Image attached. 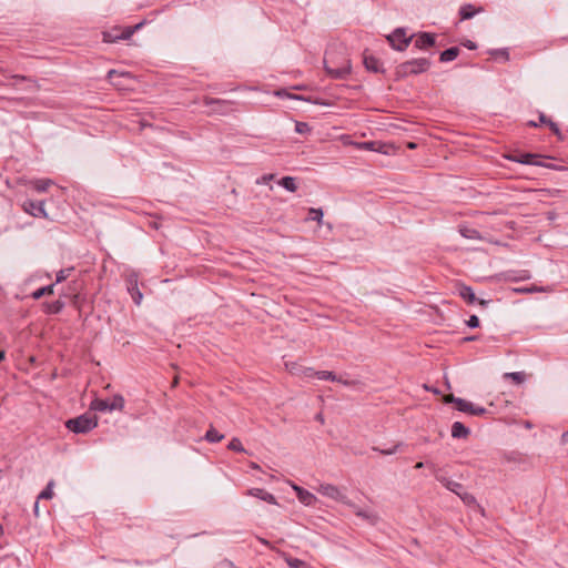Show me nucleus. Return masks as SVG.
<instances>
[{"label":"nucleus","instance_id":"47","mask_svg":"<svg viewBox=\"0 0 568 568\" xmlns=\"http://www.w3.org/2000/svg\"><path fill=\"white\" fill-rule=\"evenodd\" d=\"M343 385H346V386H351V385H355L356 383L354 381H343L341 379V382Z\"/></svg>","mask_w":568,"mask_h":568},{"label":"nucleus","instance_id":"46","mask_svg":"<svg viewBox=\"0 0 568 568\" xmlns=\"http://www.w3.org/2000/svg\"><path fill=\"white\" fill-rule=\"evenodd\" d=\"M497 54H499V57H501L503 59L508 60V52L507 51L503 50V51L497 52Z\"/></svg>","mask_w":568,"mask_h":568},{"label":"nucleus","instance_id":"49","mask_svg":"<svg viewBox=\"0 0 568 568\" xmlns=\"http://www.w3.org/2000/svg\"><path fill=\"white\" fill-rule=\"evenodd\" d=\"M34 515L36 516L39 515V501L38 500L34 503Z\"/></svg>","mask_w":568,"mask_h":568},{"label":"nucleus","instance_id":"1","mask_svg":"<svg viewBox=\"0 0 568 568\" xmlns=\"http://www.w3.org/2000/svg\"><path fill=\"white\" fill-rule=\"evenodd\" d=\"M98 426V417L95 415L83 414L75 418L68 419L65 427L75 434H87Z\"/></svg>","mask_w":568,"mask_h":568},{"label":"nucleus","instance_id":"39","mask_svg":"<svg viewBox=\"0 0 568 568\" xmlns=\"http://www.w3.org/2000/svg\"><path fill=\"white\" fill-rule=\"evenodd\" d=\"M539 122H540V123H547V124H549V126L551 128V130H552L554 132L558 133V131H559V130H558L557 125H556L554 122L548 121L544 114H540V116H539Z\"/></svg>","mask_w":568,"mask_h":568},{"label":"nucleus","instance_id":"27","mask_svg":"<svg viewBox=\"0 0 568 568\" xmlns=\"http://www.w3.org/2000/svg\"><path fill=\"white\" fill-rule=\"evenodd\" d=\"M550 288H546V287H539V286H536V285H531V286H528V287H519V288H514V292L516 293H536V292H549Z\"/></svg>","mask_w":568,"mask_h":568},{"label":"nucleus","instance_id":"35","mask_svg":"<svg viewBox=\"0 0 568 568\" xmlns=\"http://www.w3.org/2000/svg\"><path fill=\"white\" fill-rule=\"evenodd\" d=\"M64 306V303L62 301H55L48 305V313L57 314L59 313Z\"/></svg>","mask_w":568,"mask_h":568},{"label":"nucleus","instance_id":"5","mask_svg":"<svg viewBox=\"0 0 568 568\" xmlns=\"http://www.w3.org/2000/svg\"><path fill=\"white\" fill-rule=\"evenodd\" d=\"M317 491L321 495L328 497L333 500H338V501H343V503H346V500H347L346 495L343 494L342 490L337 486L332 485V484H321L317 488Z\"/></svg>","mask_w":568,"mask_h":568},{"label":"nucleus","instance_id":"22","mask_svg":"<svg viewBox=\"0 0 568 568\" xmlns=\"http://www.w3.org/2000/svg\"><path fill=\"white\" fill-rule=\"evenodd\" d=\"M278 183H280V185H282L285 190H287L290 192H295L297 189L296 180H295V178H292V176L282 178Z\"/></svg>","mask_w":568,"mask_h":568},{"label":"nucleus","instance_id":"44","mask_svg":"<svg viewBox=\"0 0 568 568\" xmlns=\"http://www.w3.org/2000/svg\"><path fill=\"white\" fill-rule=\"evenodd\" d=\"M460 399L459 397H455L454 395H447L445 397L446 403H454L456 405V400Z\"/></svg>","mask_w":568,"mask_h":568},{"label":"nucleus","instance_id":"53","mask_svg":"<svg viewBox=\"0 0 568 568\" xmlns=\"http://www.w3.org/2000/svg\"><path fill=\"white\" fill-rule=\"evenodd\" d=\"M423 466H424V464H423L422 462H419V463H417V464H416V466H415V467H416V468H423Z\"/></svg>","mask_w":568,"mask_h":568},{"label":"nucleus","instance_id":"32","mask_svg":"<svg viewBox=\"0 0 568 568\" xmlns=\"http://www.w3.org/2000/svg\"><path fill=\"white\" fill-rule=\"evenodd\" d=\"M227 448L234 452L244 453L245 449L241 443V440L236 437L232 438L227 445Z\"/></svg>","mask_w":568,"mask_h":568},{"label":"nucleus","instance_id":"42","mask_svg":"<svg viewBox=\"0 0 568 568\" xmlns=\"http://www.w3.org/2000/svg\"><path fill=\"white\" fill-rule=\"evenodd\" d=\"M275 95L280 97V98H294V99H301L300 97L297 95H292L290 93H287L285 90H277L275 91Z\"/></svg>","mask_w":568,"mask_h":568},{"label":"nucleus","instance_id":"41","mask_svg":"<svg viewBox=\"0 0 568 568\" xmlns=\"http://www.w3.org/2000/svg\"><path fill=\"white\" fill-rule=\"evenodd\" d=\"M467 325L471 328H476L479 326V318L476 315H471L467 321Z\"/></svg>","mask_w":568,"mask_h":568},{"label":"nucleus","instance_id":"13","mask_svg":"<svg viewBox=\"0 0 568 568\" xmlns=\"http://www.w3.org/2000/svg\"><path fill=\"white\" fill-rule=\"evenodd\" d=\"M250 496L260 498L268 504L276 505V498L274 495L270 494L268 491L262 489V488H252L247 491Z\"/></svg>","mask_w":568,"mask_h":568},{"label":"nucleus","instance_id":"16","mask_svg":"<svg viewBox=\"0 0 568 568\" xmlns=\"http://www.w3.org/2000/svg\"><path fill=\"white\" fill-rule=\"evenodd\" d=\"M469 435V429L460 422H455L452 425V436L454 438H465Z\"/></svg>","mask_w":568,"mask_h":568},{"label":"nucleus","instance_id":"45","mask_svg":"<svg viewBox=\"0 0 568 568\" xmlns=\"http://www.w3.org/2000/svg\"><path fill=\"white\" fill-rule=\"evenodd\" d=\"M561 444H568V430L561 435Z\"/></svg>","mask_w":568,"mask_h":568},{"label":"nucleus","instance_id":"18","mask_svg":"<svg viewBox=\"0 0 568 568\" xmlns=\"http://www.w3.org/2000/svg\"><path fill=\"white\" fill-rule=\"evenodd\" d=\"M359 145L365 148V149H367V150L382 152L384 154L388 153V148H389L386 143H382V142H377V141L364 142V143H362Z\"/></svg>","mask_w":568,"mask_h":568},{"label":"nucleus","instance_id":"51","mask_svg":"<svg viewBox=\"0 0 568 568\" xmlns=\"http://www.w3.org/2000/svg\"><path fill=\"white\" fill-rule=\"evenodd\" d=\"M4 356H6L4 352H3V351H1V352H0V362H2V361L4 359Z\"/></svg>","mask_w":568,"mask_h":568},{"label":"nucleus","instance_id":"57","mask_svg":"<svg viewBox=\"0 0 568 568\" xmlns=\"http://www.w3.org/2000/svg\"><path fill=\"white\" fill-rule=\"evenodd\" d=\"M2 531H3V530H2V526L0 525V535L2 534Z\"/></svg>","mask_w":568,"mask_h":568},{"label":"nucleus","instance_id":"15","mask_svg":"<svg viewBox=\"0 0 568 568\" xmlns=\"http://www.w3.org/2000/svg\"><path fill=\"white\" fill-rule=\"evenodd\" d=\"M32 189L38 193L45 192L54 182L51 179H39L30 182Z\"/></svg>","mask_w":568,"mask_h":568},{"label":"nucleus","instance_id":"24","mask_svg":"<svg viewBox=\"0 0 568 568\" xmlns=\"http://www.w3.org/2000/svg\"><path fill=\"white\" fill-rule=\"evenodd\" d=\"M54 293V284L38 288L32 293L34 300L41 298L43 295H51Z\"/></svg>","mask_w":568,"mask_h":568},{"label":"nucleus","instance_id":"10","mask_svg":"<svg viewBox=\"0 0 568 568\" xmlns=\"http://www.w3.org/2000/svg\"><path fill=\"white\" fill-rule=\"evenodd\" d=\"M325 70L331 77L339 79L344 78L351 72V64L349 61L345 60L341 67L332 68L328 65V61L325 60Z\"/></svg>","mask_w":568,"mask_h":568},{"label":"nucleus","instance_id":"2","mask_svg":"<svg viewBox=\"0 0 568 568\" xmlns=\"http://www.w3.org/2000/svg\"><path fill=\"white\" fill-rule=\"evenodd\" d=\"M143 24L144 22L142 21L133 27H114L108 31L102 32L103 42L113 43L119 40H128L134 34L135 31L141 29Z\"/></svg>","mask_w":568,"mask_h":568},{"label":"nucleus","instance_id":"4","mask_svg":"<svg viewBox=\"0 0 568 568\" xmlns=\"http://www.w3.org/2000/svg\"><path fill=\"white\" fill-rule=\"evenodd\" d=\"M430 65L429 60L425 58L408 61L402 65L404 74H418L428 70Z\"/></svg>","mask_w":568,"mask_h":568},{"label":"nucleus","instance_id":"37","mask_svg":"<svg viewBox=\"0 0 568 568\" xmlns=\"http://www.w3.org/2000/svg\"><path fill=\"white\" fill-rule=\"evenodd\" d=\"M71 271H72V268L59 271L58 274H57L55 283H61V282L65 281L68 278V276H69Z\"/></svg>","mask_w":568,"mask_h":568},{"label":"nucleus","instance_id":"19","mask_svg":"<svg viewBox=\"0 0 568 568\" xmlns=\"http://www.w3.org/2000/svg\"><path fill=\"white\" fill-rule=\"evenodd\" d=\"M438 480L450 491L455 493L459 496V494L464 490L462 484L449 480L447 478H438Z\"/></svg>","mask_w":568,"mask_h":568},{"label":"nucleus","instance_id":"36","mask_svg":"<svg viewBox=\"0 0 568 568\" xmlns=\"http://www.w3.org/2000/svg\"><path fill=\"white\" fill-rule=\"evenodd\" d=\"M12 78L14 80H17V81H28V82H30L33 85V88L36 90L40 89L39 83L36 80L31 79V78H28V77H24V75H13Z\"/></svg>","mask_w":568,"mask_h":568},{"label":"nucleus","instance_id":"34","mask_svg":"<svg viewBox=\"0 0 568 568\" xmlns=\"http://www.w3.org/2000/svg\"><path fill=\"white\" fill-rule=\"evenodd\" d=\"M459 497L468 506L476 505V498L471 494H469L465 490H463L459 494Z\"/></svg>","mask_w":568,"mask_h":568},{"label":"nucleus","instance_id":"52","mask_svg":"<svg viewBox=\"0 0 568 568\" xmlns=\"http://www.w3.org/2000/svg\"><path fill=\"white\" fill-rule=\"evenodd\" d=\"M407 145H408V148H410V149L416 148V144H415L414 142H409Z\"/></svg>","mask_w":568,"mask_h":568},{"label":"nucleus","instance_id":"26","mask_svg":"<svg viewBox=\"0 0 568 568\" xmlns=\"http://www.w3.org/2000/svg\"><path fill=\"white\" fill-rule=\"evenodd\" d=\"M284 559L290 568H307V564L298 558L284 556Z\"/></svg>","mask_w":568,"mask_h":568},{"label":"nucleus","instance_id":"23","mask_svg":"<svg viewBox=\"0 0 568 568\" xmlns=\"http://www.w3.org/2000/svg\"><path fill=\"white\" fill-rule=\"evenodd\" d=\"M458 53H459V50L457 48H449L442 52L440 61L442 62L453 61L458 57Z\"/></svg>","mask_w":568,"mask_h":568},{"label":"nucleus","instance_id":"17","mask_svg":"<svg viewBox=\"0 0 568 568\" xmlns=\"http://www.w3.org/2000/svg\"><path fill=\"white\" fill-rule=\"evenodd\" d=\"M458 293L462 298H464L467 303L474 304L476 302V296L470 286L460 285L458 287Z\"/></svg>","mask_w":568,"mask_h":568},{"label":"nucleus","instance_id":"11","mask_svg":"<svg viewBox=\"0 0 568 568\" xmlns=\"http://www.w3.org/2000/svg\"><path fill=\"white\" fill-rule=\"evenodd\" d=\"M537 158H538V155L531 154V153H523L519 155H508L507 156V159L513 162H517V163H521V164L540 165V162L536 161Z\"/></svg>","mask_w":568,"mask_h":568},{"label":"nucleus","instance_id":"12","mask_svg":"<svg viewBox=\"0 0 568 568\" xmlns=\"http://www.w3.org/2000/svg\"><path fill=\"white\" fill-rule=\"evenodd\" d=\"M305 376H316L318 379H329L333 382H341V378H338L333 372L328 371H318L313 372L312 368H305L302 372Z\"/></svg>","mask_w":568,"mask_h":568},{"label":"nucleus","instance_id":"50","mask_svg":"<svg viewBox=\"0 0 568 568\" xmlns=\"http://www.w3.org/2000/svg\"><path fill=\"white\" fill-rule=\"evenodd\" d=\"M357 515L363 516L365 518H371L366 513H363V511H358Z\"/></svg>","mask_w":568,"mask_h":568},{"label":"nucleus","instance_id":"30","mask_svg":"<svg viewBox=\"0 0 568 568\" xmlns=\"http://www.w3.org/2000/svg\"><path fill=\"white\" fill-rule=\"evenodd\" d=\"M504 378H511L515 383L521 384L525 381V374L523 372L505 373Z\"/></svg>","mask_w":568,"mask_h":568},{"label":"nucleus","instance_id":"40","mask_svg":"<svg viewBox=\"0 0 568 568\" xmlns=\"http://www.w3.org/2000/svg\"><path fill=\"white\" fill-rule=\"evenodd\" d=\"M285 367L292 374H300V368L296 363H285Z\"/></svg>","mask_w":568,"mask_h":568},{"label":"nucleus","instance_id":"14","mask_svg":"<svg viewBox=\"0 0 568 568\" xmlns=\"http://www.w3.org/2000/svg\"><path fill=\"white\" fill-rule=\"evenodd\" d=\"M435 43V38L430 33H420L415 39V47L418 49H427Z\"/></svg>","mask_w":568,"mask_h":568},{"label":"nucleus","instance_id":"3","mask_svg":"<svg viewBox=\"0 0 568 568\" xmlns=\"http://www.w3.org/2000/svg\"><path fill=\"white\" fill-rule=\"evenodd\" d=\"M90 408L98 412L122 410L124 408V398L115 395L111 399L95 398L91 402Z\"/></svg>","mask_w":568,"mask_h":568},{"label":"nucleus","instance_id":"20","mask_svg":"<svg viewBox=\"0 0 568 568\" xmlns=\"http://www.w3.org/2000/svg\"><path fill=\"white\" fill-rule=\"evenodd\" d=\"M479 11H480V8L477 9L471 4H465L460 8L459 13H460L462 19L466 20V19L473 18Z\"/></svg>","mask_w":568,"mask_h":568},{"label":"nucleus","instance_id":"8","mask_svg":"<svg viewBox=\"0 0 568 568\" xmlns=\"http://www.w3.org/2000/svg\"><path fill=\"white\" fill-rule=\"evenodd\" d=\"M413 34H407L405 29H396L393 31V48L403 50L406 48L412 40Z\"/></svg>","mask_w":568,"mask_h":568},{"label":"nucleus","instance_id":"6","mask_svg":"<svg viewBox=\"0 0 568 568\" xmlns=\"http://www.w3.org/2000/svg\"><path fill=\"white\" fill-rule=\"evenodd\" d=\"M22 209L26 213L34 216V217H48V213L44 209V202H34L32 200L24 201L22 204Z\"/></svg>","mask_w":568,"mask_h":568},{"label":"nucleus","instance_id":"55","mask_svg":"<svg viewBox=\"0 0 568 568\" xmlns=\"http://www.w3.org/2000/svg\"><path fill=\"white\" fill-rule=\"evenodd\" d=\"M115 73L114 70L109 71V78H111Z\"/></svg>","mask_w":568,"mask_h":568},{"label":"nucleus","instance_id":"25","mask_svg":"<svg viewBox=\"0 0 568 568\" xmlns=\"http://www.w3.org/2000/svg\"><path fill=\"white\" fill-rule=\"evenodd\" d=\"M364 64L367 70L377 72L379 70L378 68V60L372 55L364 54Z\"/></svg>","mask_w":568,"mask_h":568},{"label":"nucleus","instance_id":"7","mask_svg":"<svg viewBox=\"0 0 568 568\" xmlns=\"http://www.w3.org/2000/svg\"><path fill=\"white\" fill-rule=\"evenodd\" d=\"M290 486L296 493V496H297L298 500L303 505H305V506H314L315 503L317 501L316 496L313 495L312 493H310L308 490L297 486L296 484H294L292 481H290Z\"/></svg>","mask_w":568,"mask_h":568},{"label":"nucleus","instance_id":"29","mask_svg":"<svg viewBox=\"0 0 568 568\" xmlns=\"http://www.w3.org/2000/svg\"><path fill=\"white\" fill-rule=\"evenodd\" d=\"M204 103L206 105H216L217 108L213 109V111H215V112H222L223 111L222 106L226 104L225 101L211 99V98H205Z\"/></svg>","mask_w":568,"mask_h":568},{"label":"nucleus","instance_id":"48","mask_svg":"<svg viewBox=\"0 0 568 568\" xmlns=\"http://www.w3.org/2000/svg\"><path fill=\"white\" fill-rule=\"evenodd\" d=\"M465 45H466L468 49H470V50H473V49H475V48H476V45H475V43H474L473 41H467V42L465 43Z\"/></svg>","mask_w":568,"mask_h":568},{"label":"nucleus","instance_id":"38","mask_svg":"<svg viewBox=\"0 0 568 568\" xmlns=\"http://www.w3.org/2000/svg\"><path fill=\"white\" fill-rule=\"evenodd\" d=\"M462 234H463V236H465L467 239H479V233L476 230H470V229L462 230Z\"/></svg>","mask_w":568,"mask_h":568},{"label":"nucleus","instance_id":"28","mask_svg":"<svg viewBox=\"0 0 568 568\" xmlns=\"http://www.w3.org/2000/svg\"><path fill=\"white\" fill-rule=\"evenodd\" d=\"M53 486L54 483L52 480L49 481L47 487L40 493L38 499H51L53 497Z\"/></svg>","mask_w":568,"mask_h":568},{"label":"nucleus","instance_id":"9","mask_svg":"<svg viewBox=\"0 0 568 568\" xmlns=\"http://www.w3.org/2000/svg\"><path fill=\"white\" fill-rule=\"evenodd\" d=\"M456 408L459 412L467 413L474 416H479L486 413V409L484 407L475 406L473 403L463 398L456 400Z\"/></svg>","mask_w":568,"mask_h":568},{"label":"nucleus","instance_id":"43","mask_svg":"<svg viewBox=\"0 0 568 568\" xmlns=\"http://www.w3.org/2000/svg\"><path fill=\"white\" fill-rule=\"evenodd\" d=\"M132 297H133L135 304L139 305L142 301V293L138 288H135L134 293H132Z\"/></svg>","mask_w":568,"mask_h":568},{"label":"nucleus","instance_id":"33","mask_svg":"<svg viewBox=\"0 0 568 568\" xmlns=\"http://www.w3.org/2000/svg\"><path fill=\"white\" fill-rule=\"evenodd\" d=\"M295 131L298 134H308L311 132V126L306 122H296L295 123Z\"/></svg>","mask_w":568,"mask_h":568},{"label":"nucleus","instance_id":"21","mask_svg":"<svg viewBox=\"0 0 568 568\" xmlns=\"http://www.w3.org/2000/svg\"><path fill=\"white\" fill-rule=\"evenodd\" d=\"M224 438V435L216 430L214 427H210L205 433V439L210 443H219Z\"/></svg>","mask_w":568,"mask_h":568},{"label":"nucleus","instance_id":"56","mask_svg":"<svg viewBox=\"0 0 568 568\" xmlns=\"http://www.w3.org/2000/svg\"><path fill=\"white\" fill-rule=\"evenodd\" d=\"M261 542L264 545H268V542L265 539H261Z\"/></svg>","mask_w":568,"mask_h":568},{"label":"nucleus","instance_id":"31","mask_svg":"<svg viewBox=\"0 0 568 568\" xmlns=\"http://www.w3.org/2000/svg\"><path fill=\"white\" fill-rule=\"evenodd\" d=\"M310 220L316 221L318 224L322 223L323 220V210L322 209H310L308 211Z\"/></svg>","mask_w":568,"mask_h":568},{"label":"nucleus","instance_id":"54","mask_svg":"<svg viewBox=\"0 0 568 568\" xmlns=\"http://www.w3.org/2000/svg\"><path fill=\"white\" fill-rule=\"evenodd\" d=\"M528 124H529V125H532V126H537L536 121H529V122H528Z\"/></svg>","mask_w":568,"mask_h":568}]
</instances>
